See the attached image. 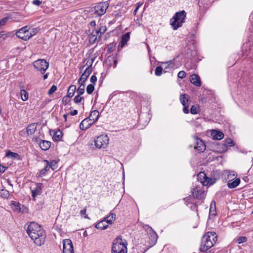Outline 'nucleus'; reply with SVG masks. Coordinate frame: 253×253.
I'll list each match as a JSON object with an SVG mask.
<instances>
[{
	"instance_id": "f257e3e1",
	"label": "nucleus",
	"mask_w": 253,
	"mask_h": 253,
	"mask_svg": "<svg viewBox=\"0 0 253 253\" xmlns=\"http://www.w3.org/2000/svg\"><path fill=\"white\" fill-rule=\"evenodd\" d=\"M26 232L35 244L41 246L44 244L46 234L43 228L37 223L31 222L26 228Z\"/></svg>"
},
{
	"instance_id": "f03ea898",
	"label": "nucleus",
	"mask_w": 253,
	"mask_h": 253,
	"mask_svg": "<svg viewBox=\"0 0 253 253\" xmlns=\"http://www.w3.org/2000/svg\"><path fill=\"white\" fill-rule=\"evenodd\" d=\"M217 240V237L214 232H208L202 237L200 250L205 252L211 248Z\"/></svg>"
},
{
	"instance_id": "7ed1b4c3",
	"label": "nucleus",
	"mask_w": 253,
	"mask_h": 253,
	"mask_svg": "<svg viewBox=\"0 0 253 253\" xmlns=\"http://www.w3.org/2000/svg\"><path fill=\"white\" fill-rule=\"evenodd\" d=\"M127 241L121 236L116 238L112 245V253H127Z\"/></svg>"
},
{
	"instance_id": "20e7f679",
	"label": "nucleus",
	"mask_w": 253,
	"mask_h": 253,
	"mask_svg": "<svg viewBox=\"0 0 253 253\" xmlns=\"http://www.w3.org/2000/svg\"><path fill=\"white\" fill-rule=\"evenodd\" d=\"M186 13L184 10L177 12L170 20V25L174 30L182 26L185 22Z\"/></svg>"
},
{
	"instance_id": "39448f33",
	"label": "nucleus",
	"mask_w": 253,
	"mask_h": 253,
	"mask_svg": "<svg viewBox=\"0 0 253 253\" xmlns=\"http://www.w3.org/2000/svg\"><path fill=\"white\" fill-rule=\"evenodd\" d=\"M109 142V137L106 134H102L94 139V145L98 149H104L107 147Z\"/></svg>"
},
{
	"instance_id": "423d86ee",
	"label": "nucleus",
	"mask_w": 253,
	"mask_h": 253,
	"mask_svg": "<svg viewBox=\"0 0 253 253\" xmlns=\"http://www.w3.org/2000/svg\"><path fill=\"white\" fill-rule=\"evenodd\" d=\"M109 4L107 2H100L93 8V13L96 16L103 15L108 7Z\"/></svg>"
},
{
	"instance_id": "0eeeda50",
	"label": "nucleus",
	"mask_w": 253,
	"mask_h": 253,
	"mask_svg": "<svg viewBox=\"0 0 253 253\" xmlns=\"http://www.w3.org/2000/svg\"><path fill=\"white\" fill-rule=\"evenodd\" d=\"M34 66L42 74H44L48 68L49 64L44 59H38L34 62Z\"/></svg>"
},
{
	"instance_id": "6e6552de",
	"label": "nucleus",
	"mask_w": 253,
	"mask_h": 253,
	"mask_svg": "<svg viewBox=\"0 0 253 253\" xmlns=\"http://www.w3.org/2000/svg\"><path fill=\"white\" fill-rule=\"evenodd\" d=\"M197 179L201 183L200 186L210 185L213 184L214 182V180H212L211 179H210L206 176V174L204 172H201L197 175Z\"/></svg>"
},
{
	"instance_id": "1a4fd4ad",
	"label": "nucleus",
	"mask_w": 253,
	"mask_h": 253,
	"mask_svg": "<svg viewBox=\"0 0 253 253\" xmlns=\"http://www.w3.org/2000/svg\"><path fill=\"white\" fill-rule=\"evenodd\" d=\"M193 196L196 198L202 200L205 198L206 196L205 191L203 186L197 185L195 188H193L192 191Z\"/></svg>"
},
{
	"instance_id": "9d476101",
	"label": "nucleus",
	"mask_w": 253,
	"mask_h": 253,
	"mask_svg": "<svg viewBox=\"0 0 253 253\" xmlns=\"http://www.w3.org/2000/svg\"><path fill=\"white\" fill-rule=\"evenodd\" d=\"M63 253H74L72 242L69 239L63 241Z\"/></svg>"
},
{
	"instance_id": "9b49d317",
	"label": "nucleus",
	"mask_w": 253,
	"mask_h": 253,
	"mask_svg": "<svg viewBox=\"0 0 253 253\" xmlns=\"http://www.w3.org/2000/svg\"><path fill=\"white\" fill-rule=\"evenodd\" d=\"M29 28L28 26H25L20 29L16 33L17 37L22 39L24 41H27L29 39Z\"/></svg>"
},
{
	"instance_id": "f8f14e48",
	"label": "nucleus",
	"mask_w": 253,
	"mask_h": 253,
	"mask_svg": "<svg viewBox=\"0 0 253 253\" xmlns=\"http://www.w3.org/2000/svg\"><path fill=\"white\" fill-rule=\"evenodd\" d=\"M194 139L196 144L194 147V149L200 153L204 152L206 149V146L204 142L201 139L197 137H195Z\"/></svg>"
},
{
	"instance_id": "ddd939ff",
	"label": "nucleus",
	"mask_w": 253,
	"mask_h": 253,
	"mask_svg": "<svg viewBox=\"0 0 253 253\" xmlns=\"http://www.w3.org/2000/svg\"><path fill=\"white\" fill-rule=\"evenodd\" d=\"M92 72L91 65H89L87 68L85 69L84 72L82 74L81 78L78 80V83L80 84V82L84 83L85 81L87 80L88 76Z\"/></svg>"
},
{
	"instance_id": "4468645a",
	"label": "nucleus",
	"mask_w": 253,
	"mask_h": 253,
	"mask_svg": "<svg viewBox=\"0 0 253 253\" xmlns=\"http://www.w3.org/2000/svg\"><path fill=\"white\" fill-rule=\"evenodd\" d=\"M93 123L89 119L85 118L80 124V128L82 130H86Z\"/></svg>"
},
{
	"instance_id": "2eb2a0df",
	"label": "nucleus",
	"mask_w": 253,
	"mask_h": 253,
	"mask_svg": "<svg viewBox=\"0 0 253 253\" xmlns=\"http://www.w3.org/2000/svg\"><path fill=\"white\" fill-rule=\"evenodd\" d=\"M100 39L101 38L99 37L98 35L93 33V30L91 33L89 35V42L91 44L98 42L100 41Z\"/></svg>"
},
{
	"instance_id": "dca6fc26",
	"label": "nucleus",
	"mask_w": 253,
	"mask_h": 253,
	"mask_svg": "<svg viewBox=\"0 0 253 253\" xmlns=\"http://www.w3.org/2000/svg\"><path fill=\"white\" fill-rule=\"evenodd\" d=\"M39 146L42 150L46 151L50 147L51 142L49 141L42 140L39 143Z\"/></svg>"
},
{
	"instance_id": "f3484780",
	"label": "nucleus",
	"mask_w": 253,
	"mask_h": 253,
	"mask_svg": "<svg viewBox=\"0 0 253 253\" xmlns=\"http://www.w3.org/2000/svg\"><path fill=\"white\" fill-rule=\"evenodd\" d=\"M190 82L197 86H200L201 85L200 77L195 74L190 76Z\"/></svg>"
},
{
	"instance_id": "a211bd4d",
	"label": "nucleus",
	"mask_w": 253,
	"mask_h": 253,
	"mask_svg": "<svg viewBox=\"0 0 253 253\" xmlns=\"http://www.w3.org/2000/svg\"><path fill=\"white\" fill-rule=\"evenodd\" d=\"M213 138L216 140H221L224 137V134L220 131L213 130L211 133Z\"/></svg>"
},
{
	"instance_id": "6ab92c4d",
	"label": "nucleus",
	"mask_w": 253,
	"mask_h": 253,
	"mask_svg": "<svg viewBox=\"0 0 253 253\" xmlns=\"http://www.w3.org/2000/svg\"><path fill=\"white\" fill-rule=\"evenodd\" d=\"M99 115V113L97 110H94L91 112L89 116L87 118L89 119L90 122L94 123L98 120Z\"/></svg>"
},
{
	"instance_id": "aec40b11",
	"label": "nucleus",
	"mask_w": 253,
	"mask_h": 253,
	"mask_svg": "<svg viewBox=\"0 0 253 253\" xmlns=\"http://www.w3.org/2000/svg\"><path fill=\"white\" fill-rule=\"evenodd\" d=\"M37 129V124L32 123L28 125L26 128V132L28 135L33 134Z\"/></svg>"
},
{
	"instance_id": "412c9836",
	"label": "nucleus",
	"mask_w": 253,
	"mask_h": 253,
	"mask_svg": "<svg viewBox=\"0 0 253 253\" xmlns=\"http://www.w3.org/2000/svg\"><path fill=\"white\" fill-rule=\"evenodd\" d=\"M53 133V139L55 141H58L61 139L62 136V132L60 130H58L56 131L54 130H50V133L51 135Z\"/></svg>"
},
{
	"instance_id": "4be33fe9",
	"label": "nucleus",
	"mask_w": 253,
	"mask_h": 253,
	"mask_svg": "<svg viewBox=\"0 0 253 253\" xmlns=\"http://www.w3.org/2000/svg\"><path fill=\"white\" fill-rule=\"evenodd\" d=\"M93 30L94 34L98 35L99 37L101 38L102 35L106 31V27L105 26H101Z\"/></svg>"
},
{
	"instance_id": "5701e85b",
	"label": "nucleus",
	"mask_w": 253,
	"mask_h": 253,
	"mask_svg": "<svg viewBox=\"0 0 253 253\" xmlns=\"http://www.w3.org/2000/svg\"><path fill=\"white\" fill-rule=\"evenodd\" d=\"M42 184H38L35 189H31L32 193V197L35 198L38 195H39L42 193Z\"/></svg>"
},
{
	"instance_id": "b1692460",
	"label": "nucleus",
	"mask_w": 253,
	"mask_h": 253,
	"mask_svg": "<svg viewBox=\"0 0 253 253\" xmlns=\"http://www.w3.org/2000/svg\"><path fill=\"white\" fill-rule=\"evenodd\" d=\"M130 39V33L127 32L122 36L121 47H123Z\"/></svg>"
},
{
	"instance_id": "393cba45",
	"label": "nucleus",
	"mask_w": 253,
	"mask_h": 253,
	"mask_svg": "<svg viewBox=\"0 0 253 253\" xmlns=\"http://www.w3.org/2000/svg\"><path fill=\"white\" fill-rule=\"evenodd\" d=\"M108 224L106 223L105 219L104 218L102 220L100 221L99 222L97 223L95 225V227L97 229H99L100 230H104L106 229L108 226Z\"/></svg>"
},
{
	"instance_id": "a878e982",
	"label": "nucleus",
	"mask_w": 253,
	"mask_h": 253,
	"mask_svg": "<svg viewBox=\"0 0 253 253\" xmlns=\"http://www.w3.org/2000/svg\"><path fill=\"white\" fill-rule=\"evenodd\" d=\"M240 179L239 178H237L235 180L230 182L228 181V187L229 188H234L237 187L239 184L240 183Z\"/></svg>"
},
{
	"instance_id": "bb28decb",
	"label": "nucleus",
	"mask_w": 253,
	"mask_h": 253,
	"mask_svg": "<svg viewBox=\"0 0 253 253\" xmlns=\"http://www.w3.org/2000/svg\"><path fill=\"white\" fill-rule=\"evenodd\" d=\"M104 219L106 220V223L111 224L116 219V214L113 213H110L109 215L104 218Z\"/></svg>"
},
{
	"instance_id": "cd10ccee",
	"label": "nucleus",
	"mask_w": 253,
	"mask_h": 253,
	"mask_svg": "<svg viewBox=\"0 0 253 253\" xmlns=\"http://www.w3.org/2000/svg\"><path fill=\"white\" fill-rule=\"evenodd\" d=\"M148 236L150 240L151 241V246H152L156 243L158 236L155 231L153 232Z\"/></svg>"
},
{
	"instance_id": "c85d7f7f",
	"label": "nucleus",
	"mask_w": 253,
	"mask_h": 253,
	"mask_svg": "<svg viewBox=\"0 0 253 253\" xmlns=\"http://www.w3.org/2000/svg\"><path fill=\"white\" fill-rule=\"evenodd\" d=\"M76 90V85H70L68 88L67 96H68V97H69L70 98L73 97L75 93Z\"/></svg>"
},
{
	"instance_id": "c756f323",
	"label": "nucleus",
	"mask_w": 253,
	"mask_h": 253,
	"mask_svg": "<svg viewBox=\"0 0 253 253\" xmlns=\"http://www.w3.org/2000/svg\"><path fill=\"white\" fill-rule=\"evenodd\" d=\"M180 100L181 102V103L182 104L183 106H185L186 105H188V95L186 94H181L180 96Z\"/></svg>"
},
{
	"instance_id": "7c9ffc66",
	"label": "nucleus",
	"mask_w": 253,
	"mask_h": 253,
	"mask_svg": "<svg viewBox=\"0 0 253 253\" xmlns=\"http://www.w3.org/2000/svg\"><path fill=\"white\" fill-rule=\"evenodd\" d=\"M237 176L236 173L234 171H228V174L227 177V180L229 181H232Z\"/></svg>"
},
{
	"instance_id": "2f4dec72",
	"label": "nucleus",
	"mask_w": 253,
	"mask_h": 253,
	"mask_svg": "<svg viewBox=\"0 0 253 253\" xmlns=\"http://www.w3.org/2000/svg\"><path fill=\"white\" fill-rule=\"evenodd\" d=\"M44 162L46 164V166L44 169H42L41 170L39 174V176L40 177H42L43 175H44L46 173V172L49 169V167L48 166L49 162L47 160H44Z\"/></svg>"
},
{
	"instance_id": "473e14b6",
	"label": "nucleus",
	"mask_w": 253,
	"mask_h": 253,
	"mask_svg": "<svg viewBox=\"0 0 253 253\" xmlns=\"http://www.w3.org/2000/svg\"><path fill=\"white\" fill-rule=\"evenodd\" d=\"M79 84L80 86L77 90V93L79 95H82L84 92L85 84L84 83L82 82H80Z\"/></svg>"
},
{
	"instance_id": "72a5a7b5",
	"label": "nucleus",
	"mask_w": 253,
	"mask_h": 253,
	"mask_svg": "<svg viewBox=\"0 0 253 253\" xmlns=\"http://www.w3.org/2000/svg\"><path fill=\"white\" fill-rule=\"evenodd\" d=\"M21 99L25 101L28 99L29 95L28 92L25 89H21L20 91Z\"/></svg>"
},
{
	"instance_id": "f704fd0d",
	"label": "nucleus",
	"mask_w": 253,
	"mask_h": 253,
	"mask_svg": "<svg viewBox=\"0 0 253 253\" xmlns=\"http://www.w3.org/2000/svg\"><path fill=\"white\" fill-rule=\"evenodd\" d=\"M5 156L6 157H11L12 158L17 159L19 158V155L17 153L12 152L9 150L6 152Z\"/></svg>"
},
{
	"instance_id": "c9c22d12",
	"label": "nucleus",
	"mask_w": 253,
	"mask_h": 253,
	"mask_svg": "<svg viewBox=\"0 0 253 253\" xmlns=\"http://www.w3.org/2000/svg\"><path fill=\"white\" fill-rule=\"evenodd\" d=\"M143 228L148 235L154 232L152 228L148 225H144Z\"/></svg>"
},
{
	"instance_id": "e433bc0d",
	"label": "nucleus",
	"mask_w": 253,
	"mask_h": 253,
	"mask_svg": "<svg viewBox=\"0 0 253 253\" xmlns=\"http://www.w3.org/2000/svg\"><path fill=\"white\" fill-rule=\"evenodd\" d=\"M234 145L233 141L230 138L226 139L224 141V145L225 147H230Z\"/></svg>"
},
{
	"instance_id": "4c0bfd02",
	"label": "nucleus",
	"mask_w": 253,
	"mask_h": 253,
	"mask_svg": "<svg viewBox=\"0 0 253 253\" xmlns=\"http://www.w3.org/2000/svg\"><path fill=\"white\" fill-rule=\"evenodd\" d=\"M57 162L56 161L53 160H51L50 163L49 162L48 166L49 168H51L52 170H55L57 169Z\"/></svg>"
},
{
	"instance_id": "58836bf2",
	"label": "nucleus",
	"mask_w": 253,
	"mask_h": 253,
	"mask_svg": "<svg viewBox=\"0 0 253 253\" xmlns=\"http://www.w3.org/2000/svg\"><path fill=\"white\" fill-rule=\"evenodd\" d=\"M94 90V85L93 84H89L87 86L86 92L88 94H91Z\"/></svg>"
},
{
	"instance_id": "ea45409f",
	"label": "nucleus",
	"mask_w": 253,
	"mask_h": 253,
	"mask_svg": "<svg viewBox=\"0 0 253 253\" xmlns=\"http://www.w3.org/2000/svg\"><path fill=\"white\" fill-rule=\"evenodd\" d=\"M81 95H79L77 94V95L74 98V102L78 104L80 103L82 100H84V98L83 97H81Z\"/></svg>"
},
{
	"instance_id": "a19ab883",
	"label": "nucleus",
	"mask_w": 253,
	"mask_h": 253,
	"mask_svg": "<svg viewBox=\"0 0 253 253\" xmlns=\"http://www.w3.org/2000/svg\"><path fill=\"white\" fill-rule=\"evenodd\" d=\"M163 68L161 66H158L156 67L155 74L157 76H160L162 74Z\"/></svg>"
},
{
	"instance_id": "79ce46f5",
	"label": "nucleus",
	"mask_w": 253,
	"mask_h": 253,
	"mask_svg": "<svg viewBox=\"0 0 253 253\" xmlns=\"http://www.w3.org/2000/svg\"><path fill=\"white\" fill-rule=\"evenodd\" d=\"M247 241V238L245 236L240 237L237 239V242L238 244H242L243 243H245Z\"/></svg>"
},
{
	"instance_id": "37998d69",
	"label": "nucleus",
	"mask_w": 253,
	"mask_h": 253,
	"mask_svg": "<svg viewBox=\"0 0 253 253\" xmlns=\"http://www.w3.org/2000/svg\"><path fill=\"white\" fill-rule=\"evenodd\" d=\"M20 206V205L18 203L14 202L12 203V206L14 208V210L18 212H19L21 211Z\"/></svg>"
},
{
	"instance_id": "c03bdc74",
	"label": "nucleus",
	"mask_w": 253,
	"mask_h": 253,
	"mask_svg": "<svg viewBox=\"0 0 253 253\" xmlns=\"http://www.w3.org/2000/svg\"><path fill=\"white\" fill-rule=\"evenodd\" d=\"M57 90V87L55 85H52L48 91L49 95H51Z\"/></svg>"
},
{
	"instance_id": "a18cd8bd",
	"label": "nucleus",
	"mask_w": 253,
	"mask_h": 253,
	"mask_svg": "<svg viewBox=\"0 0 253 253\" xmlns=\"http://www.w3.org/2000/svg\"><path fill=\"white\" fill-rule=\"evenodd\" d=\"M177 76L179 78L183 79L186 76V73L184 71H181L178 72Z\"/></svg>"
},
{
	"instance_id": "49530a36",
	"label": "nucleus",
	"mask_w": 253,
	"mask_h": 253,
	"mask_svg": "<svg viewBox=\"0 0 253 253\" xmlns=\"http://www.w3.org/2000/svg\"><path fill=\"white\" fill-rule=\"evenodd\" d=\"M37 30L36 29H33L31 31H29L28 36H29V39L34 36L37 33Z\"/></svg>"
},
{
	"instance_id": "de8ad7c7",
	"label": "nucleus",
	"mask_w": 253,
	"mask_h": 253,
	"mask_svg": "<svg viewBox=\"0 0 253 253\" xmlns=\"http://www.w3.org/2000/svg\"><path fill=\"white\" fill-rule=\"evenodd\" d=\"M198 110L197 107H196L195 106H192L191 107L190 109V112L192 114H196L198 113Z\"/></svg>"
},
{
	"instance_id": "09e8293b",
	"label": "nucleus",
	"mask_w": 253,
	"mask_h": 253,
	"mask_svg": "<svg viewBox=\"0 0 253 253\" xmlns=\"http://www.w3.org/2000/svg\"><path fill=\"white\" fill-rule=\"evenodd\" d=\"M69 97L68 96H64L62 99V102L64 105H67L70 101Z\"/></svg>"
},
{
	"instance_id": "8fccbe9b",
	"label": "nucleus",
	"mask_w": 253,
	"mask_h": 253,
	"mask_svg": "<svg viewBox=\"0 0 253 253\" xmlns=\"http://www.w3.org/2000/svg\"><path fill=\"white\" fill-rule=\"evenodd\" d=\"M7 20H8V18H7V17H4V18H2L1 19H0V27L6 24Z\"/></svg>"
},
{
	"instance_id": "3c124183",
	"label": "nucleus",
	"mask_w": 253,
	"mask_h": 253,
	"mask_svg": "<svg viewBox=\"0 0 253 253\" xmlns=\"http://www.w3.org/2000/svg\"><path fill=\"white\" fill-rule=\"evenodd\" d=\"M163 64L167 65L168 67H170L171 68L173 67L174 65V63L172 60H170L168 62L163 63Z\"/></svg>"
},
{
	"instance_id": "603ef678",
	"label": "nucleus",
	"mask_w": 253,
	"mask_h": 253,
	"mask_svg": "<svg viewBox=\"0 0 253 253\" xmlns=\"http://www.w3.org/2000/svg\"><path fill=\"white\" fill-rule=\"evenodd\" d=\"M90 81L91 83L94 84L97 81L96 77L95 75H92L90 78Z\"/></svg>"
},
{
	"instance_id": "864d4df0",
	"label": "nucleus",
	"mask_w": 253,
	"mask_h": 253,
	"mask_svg": "<svg viewBox=\"0 0 253 253\" xmlns=\"http://www.w3.org/2000/svg\"><path fill=\"white\" fill-rule=\"evenodd\" d=\"M86 209H84V210H82L80 212L81 215L82 216H84V217L85 218H87V215L86 214Z\"/></svg>"
},
{
	"instance_id": "5fc2aeb1",
	"label": "nucleus",
	"mask_w": 253,
	"mask_h": 253,
	"mask_svg": "<svg viewBox=\"0 0 253 253\" xmlns=\"http://www.w3.org/2000/svg\"><path fill=\"white\" fill-rule=\"evenodd\" d=\"M32 3L34 5H36L37 6H39V5H40L41 4L42 1H41L40 0H34L32 1Z\"/></svg>"
},
{
	"instance_id": "6e6d98bb",
	"label": "nucleus",
	"mask_w": 253,
	"mask_h": 253,
	"mask_svg": "<svg viewBox=\"0 0 253 253\" xmlns=\"http://www.w3.org/2000/svg\"><path fill=\"white\" fill-rule=\"evenodd\" d=\"M183 106H184L183 109V112L185 114H188L189 113V110H188L189 104Z\"/></svg>"
},
{
	"instance_id": "4d7b16f0",
	"label": "nucleus",
	"mask_w": 253,
	"mask_h": 253,
	"mask_svg": "<svg viewBox=\"0 0 253 253\" xmlns=\"http://www.w3.org/2000/svg\"><path fill=\"white\" fill-rule=\"evenodd\" d=\"M7 168L0 164V172L3 173Z\"/></svg>"
},
{
	"instance_id": "13d9d810",
	"label": "nucleus",
	"mask_w": 253,
	"mask_h": 253,
	"mask_svg": "<svg viewBox=\"0 0 253 253\" xmlns=\"http://www.w3.org/2000/svg\"><path fill=\"white\" fill-rule=\"evenodd\" d=\"M90 26L95 28L96 26V23L94 20L91 21L89 23Z\"/></svg>"
},
{
	"instance_id": "bf43d9fd",
	"label": "nucleus",
	"mask_w": 253,
	"mask_h": 253,
	"mask_svg": "<svg viewBox=\"0 0 253 253\" xmlns=\"http://www.w3.org/2000/svg\"><path fill=\"white\" fill-rule=\"evenodd\" d=\"M78 114V111L77 110H74V111H71L70 112V114L72 115V116H74V115H76Z\"/></svg>"
},
{
	"instance_id": "052dcab7",
	"label": "nucleus",
	"mask_w": 253,
	"mask_h": 253,
	"mask_svg": "<svg viewBox=\"0 0 253 253\" xmlns=\"http://www.w3.org/2000/svg\"><path fill=\"white\" fill-rule=\"evenodd\" d=\"M211 206H212V204L211 205ZM214 212L215 211V207L212 208V207H211L210 209V214L211 213V212Z\"/></svg>"
},
{
	"instance_id": "680f3d73",
	"label": "nucleus",
	"mask_w": 253,
	"mask_h": 253,
	"mask_svg": "<svg viewBox=\"0 0 253 253\" xmlns=\"http://www.w3.org/2000/svg\"><path fill=\"white\" fill-rule=\"evenodd\" d=\"M48 74H45V75L43 76V80H44L46 79L47 78V77H48Z\"/></svg>"
},
{
	"instance_id": "e2e57ef3",
	"label": "nucleus",
	"mask_w": 253,
	"mask_h": 253,
	"mask_svg": "<svg viewBox=\"0 0 253 253\" xmlns=\"http://www.w3.org/2000/svg\"><path fill=\"white\" fill-rule=\"evenodd\" d=\"M63 117L65 119V121H67V114H64L63 115Z\"/></svg>"
},
{
	"instance_id": "0e129e2a",
	"label": "nucleus",
	"mask_w": 253,
	"mask_h": 253,
	"mask_svg": "<svg viewBox=\"0 0 253 253\" xmlns=\"http://www.w3.org/2000/svg\"><path fill=\"white\" fill-rule=\"evenodd\" d=\"M114 67H116V65H117V61L115 60L114 61Z\"/></svg>"
},
{
	"instance_id": "69168bd1",
	"label": "nucleus",
	"mask_w": 253,
	"mask_h": 253,
	"mask_svg": "<svg viewBox=\"0 0 253 253\" xmlns=\"http://www.w3.org/2000/svg\"><path fill=\"white\" fill-rule=\"evenodd\" d=\"M138 6H137V7L136 8V9L134 10V13L135 14L137 12V10H138Z\"/></svg>"
},
{
	"instance_id": "338daca9",
	"label": "nucleus",
	"mask_w": 253,
	"mask_h": 253,
	"mask_svg": "<svg viewBox=\"0 0 253 253\" xmlns=\"http://www.w3.org/2000/svg\"><path fill=\"white\" fill-rule=\"evenodd\" d=\"M3 35H4V34L2 32H0V38Z\"/></svg>"
},
{
	"instance_id": "774afa93",
	"label": "nucleus",
	"mask_w": 253,
	"mask_h": 253,
	"mask_svg": "<svg viewBox=\"0 0 253 253\" xmlns=\"http://www.w3.org/2000/svg\"><path fill=\"white\" fill-rule=\"evenodd\" d=\"M113 43H112L110 44V49L112 48V46H113Z\"/></svg>"
}]
</instances>
